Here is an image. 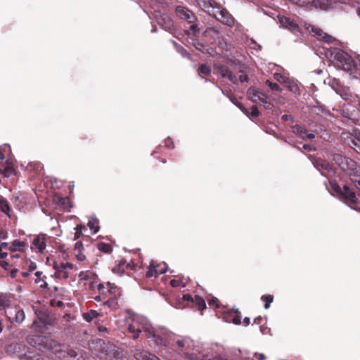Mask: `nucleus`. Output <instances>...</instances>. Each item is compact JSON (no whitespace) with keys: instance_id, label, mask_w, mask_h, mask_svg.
Masks as SVG:
<instances>
[{"instance_id":"nucleus-35","label":"nucleus","mask_w":360,"mask_h":360,"mask_svg":"<svg viewBox=\"0 0 360 360\" xmlns=\"http://www.w3.org/2000/svg\"><path fill=\"white\" fill-rule=\"evenodd\" d=\"M193 306H197L199 311H203L206 309V303L205 300L200 295H195Z\"/></svg>"},{"instance_id":"nucleus-2","label":"nucleus","mask_w":360,"mask_h":360,"mask_svg":"<svg viewBox=\"0 0 360 360\" xmlns=\"http://www.w3.org/2000/svg\"><path fill=\"white\" fill-rule=\"evenodd\" d=\"M133 323L128 326V330L132 333L134 340L139 338L140 333L143 335L153 347L163 348L167 346L168 340L162 333L149 324L148 319L143 316H134Z\"/></svg>"},{"instance_id":"nucleus-63","label":"nucleus","mask_w":360,"mask_h":360,"mask_svg":"<svg viewBox=\"0 0 360 360\" xmlns=\"http://www.w3.org/2000/svg\"><path fill=\"white\" fill-rule=\"evenodd\" d=\"M254 356L257 357V360H265L266 356L263 353L255 352Z\"/></svg>"},{"instance_id":"nucleus-40","label":"nucleus","mask_w":360,"mask_h":360,"mask_svg":"<svg viewBox=\"0 0 360 360\" xmlns=\"http://www.w3.org/2000/svg\"><path fill=\"white\" fill-rule=\"evenodd\" d=\"M261 300L264 302V307L265 309H268L271 304L274 301V296L270 294L263 295L261 296Z\"/></svg>"},{"instance_id":"nucleus-8","label":"nucleus","mask_w":360,"mask_h":360,"mask_svg":"<svg viewBox=\"0 0 360 360\" xmlns=\"http://www.w3.org/2000/svg\"><path fill=\"white\" fill-rule=\"evenodd\" d=\"M312 164L313 166L321 172L322 176H326L325 172L330 175H335L337 174V169L325 160L314 158L312 160Z\"/></svg>"},{"instance_id":"nucleus-3","label":"nucleus","mask_w":360,"mask_h":360,"mask_svg":"<svg viewBox=\"0 0 360 360\" xmlns=\"http://www.w3.org/2000/svg\"><path fill=\"white\" fill-rule=\"evenodd\" d=\"M328 184L329 186L325 182V186L332 196L338 198L352 210L360 212V207L356 206L359 202L356 193L350 185L345 184L341 186L335 179L328 180Z\"/></svg>"},{"instance_id":"nucleus-41","label":"nucleus","mask_w":360,"mask_h":360,"mask_svg":"<svg viewBox=\"0 0 360 360\" xmlns=\"http://www.w3.org/2000/svg\"><path fill=\"white\" fill-rule=\"evenodd\" d=\"M329 84L337 94H340V91H342V86H341L339 80L335 78L330 79Z\"/></svg>"},{"instance_id":"nucleus-27","label":"nucleus","mask_w":360,"mask_h":360,"mask_svg":"<svg viewBox=\"0 0 360 360\" xmlns=\"http://www.w3.org/2000/svg\"><path fill=\"white\" fill-rule=\"evenodd\" d=\"M194 300H195V297H193L192 296V295H191L189 293H186V294H183L181 297H179L176 299V302L179 304L181 303H185V304L184 305V307H185L186 306L193 307Z\"/></svg>"},{"instance_id":"nucleus-29","label":"nucleus","mask_w":360,"mask_h":360,"mask_svg":"<svg viewBox=\"0 0 360 360\" xmlns=\"http://www.w3.org/2000/svg\"><path fill=\"white\" fill-rule=\"evenodd\" d=\"M171 42L173 44L174 47L176 52H178L183 58H186L189 60H192L191 54L187 51L181 45L179 44L176 41L171 39Z\"/></svg>"},{"instance_id":"nucleus-32","label":"nucleus","mask_w":360,"mask_h":360,"mask_svg":"<svg viewBox=\"0 0 360 360\" xmlns=\"http://www.w3.org/2000/svg\"><path fill=\"white\" fill-rule=\"evenodd\" d=\"M243 40L244 42L250 47V49L255 51H260L262 49V46L257 43V41L253 38L250 37L248 35H245Z\"/></svg>"},{"instance_id":"nucleus-10","label":"nucleus","mask_w":360,"mask_h":360,"mask_svg":"<svg viewBox=\"0 0 360 360\" xmlns=\"http://www.w3.org/2000/svg\"><path fill=\"white\" fill-rule=\"evenodd\" d=\"M278 20L281 26L290 31L301 32V27L295 19L282 15H278Z\"/></svg>"},{"instance_id":"nucleus-16","label":"nucleus","mask_w":360,"mask_h":360,"mask_svg":"<svg viewBox=\"0 0 360 360\" xmlns=\"http://www.w3.org/2000/svg\"><path fill=\"white\" fill-rule=\"evenodd\" d=\"M133 353V356L136 360H161L158 356L148 350L136 349Z\"/></svg>"},{"instance_id":"nucleus-12","label":"nucleus","mask_w":360,"mask_h":360,"mask_svg":"<svg viewBox=\"0 0 360 360\" xmlns=\"http://www.w3.org/2000/svg\"><path fill=\"white\" fill-rule=\"evenodd\" d=\"M184 25V34L190 39V37H198V35L200 33L202 30V24H201L197 18V20H193V22H190Z\"/></svg>"},{"instance_id":"nucleus-36","label":"nucleus","mask_w":360,"mask_h":360,"mask_svg":"<svg viewBox=\"0 0 360 360\" xmlns=\"http://www.w3.org/2000/svg\"><path fill=\"white\" fill-rule=\"evenodd\" d=\"M96 247L101 252L106 254H110L112 252V248L110 245L104 242L98 243Z\"/></svg>"},{"instance_id":"nucleus-43","label":"nucleus","mask_w":360,"mask_h":360,"mask_svg":"<svg viewBox=\"0 0 360 360\" xmlns=\"http://www.w3.org/2000/svg\"><path fill=\"white\" fill-rule=\"evenodd\" d=\"M211 72H212V70H211L210 67L208 66L205 63H202L199 66L198 72H200L202 75L208 76L211 74Z\"/></svg>"},{"instance_id":"nucleus-15","label":"nucleus","mask_w":360,"mask_h":360,"mask_svg":"<svg viewBox=\"0 0 360 360\" xmlns=\"http://www.w3.org/2000/svg\"><path fill=\"white\" fill-rule=\"evenodd\" d=\"M8 318L11 323L20 324L25 319V311L22 309H12L8 312Z\"/></svg>"},{"instance_id":"nucleus-24","label":"nucleus","mask_w":360,"mask_h":360,"mask_svg":"<svg viewBox=\"0 0 360 360\" xmlns=\"http://www.w3.org/2000/svg\"><path fill=\"white\" fill-rule=\"evenodd\" d=\"M263 94V92L252 86H250L247 91V95L249 99L255 103H257L258 101H260V97H262Z\"/></svg>"},{"instance_id":"nucleus-18","label":"nucleus","mask_w":360,"mask_h":360,"mask_svg":"<svg viewBox=\"0 0 360 360\" xmlns=\"http://www.w3.org/2000/svg\"><path fill=\"white\" fill-rule=\"evenodd\" d=\"M218 71L222 78H227L233 84H238V78L229 67L221 65L218 67Z\"/></svg>"},{"instance_id":"nucleus-37","label":"nucleus","mask_w":360,"mask_h":360,"mask_svg":"<svg viewBox=\"0 0 360 360\" xmlns=\"http://www.w3.org/2000/svg\"><path fill=\"white\" fill-rule=\"evenodd\" d=\"M291 131L293 134H296L297 136L302 139L304 138V135L305 134L307 130L301 125L295 124L291 127Z\"/></svg>"},{"instance_id":"nucleus-58","label":"nucleus","mask_w":360,"mask_h":360,"mask_svg":"<svg viewBox=\"0 0 360 360\" xmlns=\"http://www.w3.org/2000/svg\"><path fill=\"white\" fill-rule=\"evenodd\" d=\"M249 76L247 73L242 74L239 76L238 79V82L240 81L241 83L248 82H249Z\"/></svg>"},{"instance_id":"nucleus-57","label":"nucleus","mask_w":360,"mask_h":360,"mask_svg":"<svg viewBox=\"0 0 360 360\" xmlns=\"http://www.w3.org/2000/svg\"><path fill=\"white\" fill-rule=\"evenodd\" d=\"M237 65L238 66L239 72L242 74L247 73V71L249 69V68L246 65L239 63L238 64H237Z\"/></svg>"},{"instance_id":"nucleus-38","label":"nucleus","mask_w":360,"mask_h":360,"mask_svg":"<svg viewBox=\"0 0 360 360\" xmlns=\"http://www.w3.org/2000/svg\"><path fill=\"white\" fill-rule=\"evenodd\" d=\"M25 245V242L15 239L11 243V245L8 248V250L12 252H16L17 250H20V248Z\"/></svg>"},{"instance_id":"nucleus-34","label":"nucleus","mask_w":360,"mask_h":360,"mask_svg":"<svg viewBox=\"0 0 360 360\" xmlns=\"http://www.w3.org/2000/svg\"><path fill=\"white\" fill-rule=\"evenodd\" d=\"M99 313L94 309H91L86 313L83 314V319L88 323H91L94 319L99 316Z\"/></svg>"},{"instance_id":"nucleus-20","label":"nucleus","mask_w":360,"mask_h":360,"mask_svg":"<svg viewBox=\"0 0 360 360\" xmlns=\"http://www.w3.org/2000/svg\"><path fill=\"white\" fill-rule=\"evenodd\" d=\"M15 174L16 165L15 164V161L11 157H9L5 160L4 176L6 177H9L11 175H15Z\"/></svg>"},{"instance_id":"nucleus-44","label":"nucleus","mask_w":360,"mask_h":360,"mask_svg":"<svg viewBox=\"0 0 360 360\" xmlns=\"http://www.w3.org/2000/svg\"><path fill=\"white\" fill-rule=\"evenodd\" d=\"M183 279H184V276L182 277V279H179V280L174 279V278L172 279L170 281V285L173 288H176V287L184 288V287H186V283L183 281Z\"/></svg>"},{"instance_id":"nucleus-46","label":"nucleus","mask_w":360,"mask_h":360,"mask_svg":"<svg viewBox=\"0 0 360 360\" xmlns=\"http://www.w3.org/2000/svg\"><path fill=\"white\" fill-rule=\"evenodd\" d=\"M266 84L268 85L269 88L272 91L281 92L283 90L280 85L276 82H272L271 81L267 80Z\"/></svg>"},{"instance_id":"nucleus-48","label":"nucleus","mask_w":360,"mask_h":360,"mask_svg":"<svg viewBox=\"0 0 360 360\" xmlns=\"http://www.w3.org/2000/svg\"><path fill=\"white\" fill-rule=\"evenodd\" d=\"M285 143H287L288 144L290 145L291 146L294 147V148H296L299 150H301V144H302V142H300V141H293L290 139H285L284 140Z\"/></svg>"},{"instance_id":"nucleus-23","label":"nucleus","mask_w":360,"mask_h":360,"mask_svg":"<svg viewBox=\"0 0 360 360\" xmlns=\"http://www.w3.org/2000/svg\"><path fill=\"white\" fill-rule=\"evenodd\" d=\"M164 145H158L155 150L152 152L151 155H154L155 154H162V149L163 148H168V149H173L174 148V143L172 141V139L170 138V136H168L165 140Z\"/></svg>"},{"instance_id":"nucleus-11","label":"nucleus","mask_w":360,"mask_h":360,"mask_svg":"<svg viewBox=\"0 0 360 360\" xmlns=\"http://www.w3.org/2000/svg\"><path fill=\"white\" fill-rule=\"evenodd\" d=\"M163 266L161 267V264H158L153 260H151L149 265V269L147 271L146 276L148 278L155 277L157 278L159 275L165 274L167 271V264L165 262L162 263Z\"/></svg>"},{"instance_id":"nucleus-25","label":"nucleus","mask_w":360,"mask_h":360,"mask_svg":"<svg viewBox=\"0 0 360 360\" xmlns=\"http://www.w3.org/2000/svg\"><path fill=\"white\" fill-rule=\"evenodd\" d=\"M283 84L285 87L290 92L293 93L296 96H299L301 95V89L298 86L297 84L294 82L290 80L289 79H285L283 80Z\"/></svg>"},{"instance_id":"nucleus-1","label":"nucleus","mask_w":360,"mask_h":360,"mask_svg":"<svg viewBox=\"0 0 360 360\" xmlns=\"http://www.w3.org/2000/svg\"><path fill=\"white\" fill-rule=\"evenodd\" d=\"M312 31L318 39H322L330 45L329 48H326V56L330 58H333L335 61V67L337 69L342 70L356 78L360 76V56H358L356 59L352 58L347 52L339 47H336V45L341 44L340 41L324 32L321 29L313 28Z\"/></svg>"},{"instance_id":"nucleus-54","label":"nucleus","mask_w":360,"mask_h":360,"mask_svg":"<svg viewBox=\"0 0 360 360\" xmlns=\"http://www.w3.org/2000/svg\"><path fill=\"white\" fill-rule=\"evenodd\" d=\"M168 1L169 0H148V4H150L151 6H154L155 3H157L158 4L161 5H165L166 6H168Z\"/></svg>"},{"instance_id":"nucleus-51","label":"nucleus","mask_w":360,"mask_h":360,"mask_svg":"<svg viewBox=\"0 0 360 360\" xmlns=\"http://www.w3.org/2000/svg\"><path fill=\"white\" fill-rule=\"evenodd\" d=\"M352 143L359 148V153H360V131L356 133L354 139L352 140Z\"/></svg>"},{"instance_id":"nucleus-6","label":"nucleus","mask_w":360,"mask_h":360,"mask_svg":"<svg viewBox=\"0 0 360 360\" xmlns=\"http://www.w3.org/2000/svg\"><path fill=\"white\" fill-rule=\"evenodd\" d=\"M106 285L108 288L107 292L109 293L110 297L103 302V304L111 309H115L118 306L119 299L121 296V288L110 282H107Z\"/></svg>"},{"instance_id":"nucleus-7","label":"nucleus","mask_w":360,"mask_h":360,"mask_svg":"<svg viewBox=\"0 0 360 360\" xmlns=\"http://www.w3.org/2000/svg\"><path fill=\"white\" fill-rule=\"evenodd\" d=\"M296 4L302 6H311L321 10H328L330 8L334 3V0H293Z\"/></svg>"},{"instance_id":"nucleus-5","label":"nucleus","mask_w":360,"mask_h":360,"mask_svg":"<svg viewBox=\"0 0 360 360\" xmlns=\"http://www.w3.org/2000/svg\"><path fill=\"white\" fill-rule=\"evenodd\" d=\"M330 156L331 161L342 172H346L350 176H357L359 175L357 163L353 159L336 153H332Z\"/></svg>"},{"instance_id":"nucleus-14","label":"nucleus","mask_w":360,"mask_h":360,"mask_svg":"<svg viewBox=\"0 0 360 360\" xmlns=\"http://www.w3.org/2000/svg\"><path fill=\"white\" fill-rule=\"evenodd\" d=\"M224 320L235 325L241 323V314L238 309H227L224 312Z\"/></svg>"},{"instance_id":"nucleus-22","label":"nucleus","mask_w":360,"mask_h":360,"mask_svg":"<svg viewBox=\"0 0 360 360\" xmlns=\"http://www.w3.org/2000/svg\"><path fill=\"white\" fill-rule=\"evenodd\" d=\"M190 39L191 40V44L195 48V49L204 54H210V50H212V49L210 48L207 44L200 41L197 37H190Z\"/></svg>"},{"instance_id":"nucleus-31","label":"nucleus","mask_w":360,"mask_h":360,"mask_svg":"<svg viewBox=\"0 0 360 360\" xmlns=\"http://www.w3.org/2000/svg\"><path fill=\"white\" fill-rule=\"evenodd\" d=\"M0 211L6 214L8 217H11V206L6 198L3 197L2 195H0Z\"/></svg>"},{"instance_id":"nucleus-61","label":"nucleus","mask_w":360,"mask_h":360,"mask_svg":"<svg viewBox=\"0 0 360 360\" xmlns=\"http://www.w3.org/2000/svg\"><path fill=\"white\" fill-rule=\"evenodd\" d=\"M105 288L104 283H100L97 285L98 290L101 292L102 295H105V292H104V289Z\"/></svg>"},{"instance_id":"nucleus-13","label":"nucleus","mask_w":360,"mask_h":360,"mask_svg":"<svg viewBox=\"0 0 360 360\" xmlns=\"http://www.w3.org/2000/svg\"><path fill=\"white\" fill-rule=\"evenodd\" d=\"M216 11L218 13L217 18H216L218 21L229 27L233 25L235 20L226 8L220 6V7H217Z\"/></svg>"},{"instance_id":"nucleus-60","label":"nucleus","mask_w":360,"mask_h":360,"mask_svg":"<svg viewBox=\"0 0 360 360\" xmlns=\"http://www.w3.org/2000/svg\"><path fill=\"white\" fill-rule=\"evenodd\" d=\"M269 100V97L265 94H263L262 97H260V101H258L257 103H259L261 105L263 106L264 105V103H267Z\"/></svg>"},{"instance_id":"nucleus-49","label":"nucleus","mask_w":360,"mask_h":360,"mask_svg":"<svg viewBox=\"0 0 360 360\" xmlns=\"http://www.w3.org/2000/svg\"><path fill=\"white\" fill-rule=\"evenodd\" d=\"M250 114L253 117H259L261 115V112H259L257 105H253L250 108Z\"/></svg>"},{"instance_id":"nucleus-17","label":"nucleus","mask_w":360,"mask_h":360,"mask_svg":"<svg viewBox=\"0 0 360 360\" xmlns=\"http://www.w3.org/2000/svg\"><path fill=\"white\" fill-rule=\"evenodd\" d=\"M160 27L165 31H172L174 30V25L172 20L166 14L163 13L157 20Z\"/></svg>"},{"instance_id":"nucleus-55","label":"nucleus","mask_w":360,"mask_h":360,"mask_svg":"<svg viewBox=\"0 0 360 360\" xmlns=\"http://www.w3.org/2000/svg\"><path fill=\"white\" fill-rule=\"evenodd\" d=\"M281 119L283 122L290 121L291 123L295 122V118L291 115H283Z\"/></svg>"},{"instance_id":"nucleus-59","label":"nucleus","mask_w":360,"mask_h":360,"mask_svg":"<svg viewBox=\"0 0 360 360\" xmlns=\"http://www.w3.org/2000/svg\"><path fill=\"white\" fill-rule=\"evenodd\" d=\"M126 263H127V261H126L125 259H121V260L120 261V262H119L118 266H117V267H115V268L113 269V271L115 272V271L117 269L118 271H121V273H124V270H123V269H122V270L121 271L120 268H121L124 264H125Z\"/></svg>"},{"instance_id":"nucleus-26","label":"nucleus","mask_w":360,"mask_h":360,"mask_svg":"<svg viewBox=\"0 0 360 360\" xmlns=\"http://www.w3.org/2000/svg\"><path fill=\"white\" fill-rule=\"evenodd\" d=\"M53 267L56 270V276L58 278L60 277L58 274L59 271H64L66 269H72L74 268V265L71 262H60V264H58L56 262H54Z\"/></svg>"},{"instance_id":"nucleus-9","label":"nucleus","mask_w":360,"mask_h":360,"mask_svg":"<svg viewBox=\"0 0 360 360\" xmlns=\"http://www.w3.org/2000/svg\"><path fill=\"white\" fill-rule=\"evenodd\" d=\"M174 11L177 17L184 20L186 25L190 22H193V20H197V16L193 11L185 6H176Z\"/></svg>"},{"instance_id":"nucleus-64","label":"nucleus","mask_w":360,"mask_h":360,"mask_svg":"<svg viewBox=\"0 0 360 360\" xmlns=\"http://www.w3.org/2000/svg\"><path fill=\"white\" fill-rule=\"evenodd\" d=\"M79 277L80 278L81 280L82 281H88L89 279V276L88 274H86L85 272L84 271H81L79 274Z\"/></svg>"},{"instance_id":"nucleus-19","label":"nucleus","mask_w":360,"mask_h":360,"mask_svg":"<svg viewBox=\"0 0 360 360\" xmlns=\"http://www.w3.org/2000/svg\"><path fill=\"white\" fill-rule=\"evenodd\" d=\"M64 358L68 357L75 360H85L84 351L80 350L79 352L73 348L68 347L66 350L62 349V354Z\"/></svg>"},{"instance_id":"nucleus-4","label":"nucleus","mask_w":360,"mask_h":360,"mask_svg":"<svg viewBox=\"0 0 360 360\" xmlns=\"http://www.w3.org/2000/svg\"><path fill=\"white\" fill-rule=\"evenodd\" d=\"M29 343L41 352L49 351L55 354H62L63 345L54 339L46 335H33L28 338Z\"/></svg>"},{"instance_id":"nucleus-45","label":"nucleus","mask_w":360,"mask_h":360,"mask_svg":"<svg viewBox=\"0 0 360 360\" xmlns=\"http://www.w3.org/2000/svg\"><path fill=\"white\" fill-rule=\"evenodd\" d=\"M314 108L317 109L319 112L326 115L330 114V110L327 109V108L324 105L321 104L319 102H316V105H314Z\"/></svg>"},{"instance_id":"nucleus-56","label":"nucleus","mask_w":360,"mask_h":360,"mask_svg":"<svg viewBox=\"0 0 360 360\" xmlns=\"http://www.w3.org/2000/svg\"><path fill=\"white\" fill-rule=\"evenodd\" d=\"M74 250L75 252H82L84 250V246L82 241H77L75 244Z\"/></svg>"},{"instance_id":"nucleus-42","label":"nucleus","mask_w":360,"mask_h":360,"mask_svg":"<svg viewBox=\"0 0 360 360\" xmlns=\"http://www.w3.org/2000/svg\"><path fill=\"white\" fill-rule=\"evenodd\" d=\"M350 184L349 185L351 186L352 188L354 190L356 189V193L357 192L358 195L360 196V179H356L354 178H349Z\"/></svg>"},{"instance_id":"nucleus-47","label":"nucleus","mask_w":360,"mask_h":360,"mask_svg":"<svg viewBox=\"0 0 360 360\" xmlns=\"http://www.w3.org/2000/svg\"><path fill=\"white\" fill-rule=\"evenodd\" d=\"M219 90L221 91V93L227 96L229 98V101L233 104L236 105V104L238 105V103H240L237 98H236V96L233 95V94H226L220 86H218Z\"/></svg>"},{"instance_id":"nucleus-30","label":"nucleus","mask_w":360,"mask_h":360,"mask_svg":"<svg viewBox=\"0 0 360 360\" xmlns=\"http://www.w3.org/2000/svg\"><path fill=\"white\" fill-rule=\"evenodd\" d=\"M21 360H51L49 358H46L39 354H35L31 352L24 354L20 357Z\"/></svg>"},{"instance_id":"nucleus-52","label":"nucleus","mask_w":360,"mask_h":360,"mask_svg":"<svg viewBox=\"0 0 360 360\" xmlns=\"http://www.w3.org/2000/svg\"><path fill=\"white\" fill-rule=\"evenodd\" d=\"M81 237H82L84 239L86 238V240L91 239L90 236H84V235H83L82 232L79 231H76V232L75 233L73 240H78Z\"/></svg>"},{"instance_id":"nucleus-62","label":"nucleus","mask_w":360,"mask_h":360,"mask_svg":"<svg viewBox=\"0 0 360 360\" xmlns=\"http://www.w3.org/2000/svg\"><path fill=\"white\" fill-rule=\"evenodd\" d=\"M9 265H10L9 262H8L6 260L1 259L0 266H1L4 270L7 271Z\"/></svg>"},{"instance_id":"nucleus-50","label":"nucleus","mask_w":360,"mask_h":360,"mask_svg":"<svg viewBox=\"0 0 360 360\" xmlns=\"http://www.w3.org/2000/svg\"><path fill=\"white\" fill-rule=\"evenodd\" d=\"M208 304L209 305L214 307L215 308H219L220 307V302L219 300L214 297H212L210 299L208 300Z\"/></svg>"},{"instance_id":"nucleus-53","label":"nucleus","mask_w":360,"mask_h":360,"mask_svg":"<svg viewBox=\"0 0 360 360\" xmlns=\"http://www.w3.org/2000/svg\"><path fill=\"white\" fill-rule=\"evenodd\" d=\"M236 106L238 107L244 115L250 117V112L248 109L245 108L242 103H238V105L236 104Z\"/></svg>"},{"instance_id":"nucleus-33","label":"nucleus","mask_w":360,"mask_h":360,"mask_svg":"<svg viewBox=\"0 0 360 360\" xmlns=\"http://www.w3.org/2000/svg\"><path fill=\"white\" fill-rule=\"evenodd\" d=\"M32 245L35 247L39 253H42L46 247V243L38 236L33 239Z\"/></svg>"},{"instance_id":"nucleus-39","label":"nucleus","mask_w":360,"mask_h":360,"mask_svg":"<svg viewBox=\"0 0 360 360\" xmlns=\"http://www.w3.org/2000/svg\"><path fill=\"white\" fill-rule=\"evenodd\" d=\"M218 33V30L214 27H208L202 32V36L205 38L209 36L214 38Z\"/></svg>"},{"instance_id":"nucleus-21","label":"nucleus","mask_w":360,"mask_h":360,"mask_svg":"<svg viewBox=\"0 0 360 360\" xmlns=\"http://www.w3.org/2000/svg\"><path fill=\"white\" fill-rule=\"evenodd\" d=\"M220 4L217 3L214 0L204 1V7L206 9L207 13L215 19L217 18L218 15V13L216 11L217 7H220Z\"/></svg>"},{"instance_id":"nucleus-28","label":"nucleus","mask_w":360,"mask_h":360,"mask_svg":"<svg viewBox=\"0 0 360 360\" xmlns=\"http://www.w3.org/2000/svg\"><path fill=\"white\" fill-rule=\"evenodd\" d=\"M87 226L92 231L93 234L98 233L100 230L98 219L95 215L91 216Z\"/></svg>"}]
</instances>
